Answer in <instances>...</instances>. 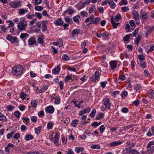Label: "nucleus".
<instances>
[{
    "label": "nucleus",
    "mask_w": 154,
    "mask_h": 154,
    "mask_svg": "<svg viewBox=\"0 0 154 154\" xmlns=\"http://www.w3.org/2000/svg\"><path fill=\"white\" fill-rule=\"evenodd\" d=\"M23 71V68L20 66H16L12 69L13 73L16 75H20L22 74Z\"/></svg>",
    "instance_id": "f257e3e1"
},
{
    "label": "nucleus",
    "mask_w": 154,
    "mask_h": 154,
    "mask_svg": "<svg viewBox=\"0 0 154 154\" xmlns=\"http://www.w3.org/2000/svg\"><path fill=\"white\" fill-rule=\"evenodd\" d=\"M27 26V23L26 21L24 20H22L18 23L17 27L21 31L24 30Z\"/></svg>",
    "instance_id": "f03ea898"
},
{
    "label": "nucleus",
    "mask_w": 154,
    "mask_h": 154,
    "mask_svg": "<svg viewBox=\"0 0 154 154\" xmlns=\"http://www.w3.org/2000/svg\"><path fill=\"white\" fill-rule=\"evenodd\" d=\"M102 101L105 107L107 109H110L111 106V103L110 102L109 99L105 97L103 98Z\"/></svg>",
    "instance_id": "7ed1b4c3"
},
{
    "label": "nucleus",
    "mask_w": 154,
    "mask_h": 154,
    "mask_svg": "<svg viewBox=\"0 0 154 154\" xmlns=\"http://www.w3.org/2000/svg\"><path fill=\"white\" fill-rule=\"evenodd\" d=\"M21 2L20 1H12L10 3L9 5L11 7L16 8L21 7Z\"/></svg>",
    "instance_id": "20e7f679"
},
{
    "label": "nucleus",
    "mask_w": 154,
    "mask_h": 154,
    "mask_svg": "<svg viewBox=\"0 0 154 154\" xmlns=\"http://www.w3.org/2000/svg\"><path fill=\"white\" fill-rule=\"evenodd\" d=\"M125 150L127 152H129L131 154H140V152L135 149H132L131 147L126 148Z\"/></svg>",
    "instance_id": "39448f33"
},
{
    "label": "nucleus",
    "mask_w": 154,
    "mask_h": 154,
    "mask_svg": "<svg viewBox=\"0 0 154 154\" xmlns=\"http://www.w3.org/2000/svg\"><path fill=\"white\" fill-rule=\"evenodd\" d=\"M100 78V73L98 71H96L94 75H93L91 78V80L95 81Z\"/></svg>",
    "instance_id": "423d86ee"
},
{
    "label": "nucleus",
    "mask_w": 154,
    "mask_h": 154,
    "mask_svg": "<svg viewBox=\"0 0 154 154\" xmlns=\"http://www.w3.org/2000/svg\"><path fill=\"white\" fill-rule=\"evenodd\" d=\"M91 111V109L89 107H87L79 112V115L80 116H82L85 113H89Z\"/></svg>",
    "instance_id": "0eeeda50"
},
{
    "label": "nucleus",
    "mask_w": 154,
    "mask_h": 154,
    "mask_svg": "<svg viewBox=\"0 0 154 154\" xmlns=\"http://www.w3.org/2000/svg\"><path fill=\"white\" fill-rule=\"evenodd\" d=\"M54 110V109L53 107L52 106H47L45 109V111L50 114H52L53 113Z\"/></svg>",
    "instance_id": "6e6552de"
},
{
    "label": "nucleus",
    "mask_w": 154,
    "mask_h": 154,
    "mask_svg": "<svg viewBox=\"0 0 154 154\" xmlns=\"http://www.w3.org/2000/svg\"><path fill=\"white\" fill-rule=\"evenodd\" d=\"M34 37L30 38L28 41L29 45L33 46L34 45H36V41Z\"/></svg>",
    "instance_id": "1a4fd4ad"
},
{
    "label": "nucleus",
    "mask_w": 154,
    "mask_h": 154,
    "mask_svg": "<svg viewBox=\"0 0 154 154\" xmlns=\"http://www.w3.org/2000/svg\"><path fill=\"white\" fill-rule=\"evenodd\" d=\"M41 21H38L36 22V24L34 26L35 27V32H40L41 30Z\"/></svg>",
    "instance_id": "9d476101"
},
{
    "label": "nucleus",
    "mask_w": 154,
    "mask_h": 154,
    "mask_svg": "<svg viewBox=\"0 0 154 154\" xmlns=\"http://www.w3.org/2000/svg\"><path fill=\"white\" fill-rule=\"evenodd\" d=\"M47 21L44 20L42 21V31L43 32L46 31L47 29Z\"/></svg>",
    "instance_id": "9b49d317"
},
{
    "label": "nucleus",
    "mask_w": 154,
    "mask_h": 154,
    "mask_svg": "<svg viewBox=\"0 0 154 154\" xmlns=\"http://www.w3.org/2000/svg\"><path fill=\"white\" fill-rule=\"evenodd\" d=\"M64 23V21L62 20L61 18H59L55 21L54 23L57 26H61Z\"/></svg>",
    "instance_id": "f8f14e48"
},
{
    "label": "nucleus",
    "mask_w": 154,
    "mask_h": 154,
    "mask_svg": "<svg viewBox=\"0 0 154 154\" xmlns=\"http://www.w3.org/2000/svg\"><path fill=\"white\" fill-rule=\"evenodd\" d=\"M132 14L134 19L136 21H137L139 19V15L138 13L136 11L134 10L132 11Z\"/></svg>",
    "instance_id": "ddd939ff"
},
{
    "label": "nucleus",
    "mask_w": 154,
    "mask_h": 154,
    "mask_svg": "<svg viewBox=\"0 0 154 154\" xmlns=\"http://www.w3.org/2000/svg\"><path fill=\"white\" fill-rule=\"evenodd\" d=\"M29 36V35L27 33H21L20 38L25 42V40Z\"/></svg>",
    "instance_id": "4468645a"
},
{
    "label": "nucleus",
    "mask_w": 154,
    "mask_h": 154,
    "mask_svg": "<svg viewBox=\"0 0 154 154\" xmlns=\"http://www.w3.org/2000/svg\"><path fill=\"white\" fill-rule=\"evenodd\" d=\"M74 12V11L69 9L65 10L62 14V15L65 16L67 14L71 15Z\"/></svg>",
    "instance_id": "2eb2a0df"
},
{
    "label": "nucleus",
    "mask_w": 154,
    "mask_h": 154,
    "mask_svg": "<svg viewBox=\"0 0 154 154\" xmlns=\"http://www.w3.org/2000/svg\"><path fill=\"white\" fill-rule=\"evenodd\" d=\"M122 143V142L121 141H115L110 143V145L111 146H114L120 145Z\"/></svg>",
    "instance_id": "dca6fc26"
},
{
    "label": "nucleus",
    "mask_w": 154,
    "mask_h": 154,
    "mask_svg": "<svg viewBox=\"0 0 154 154\" xmlns=\"http://www.w3.org/2000/svg\"><path fill=\"white\" fill-rule=\"evenodd\" d=\"M110 66L111 67V69H114L117 66V63L115 61H111L109 62Z\"/></svg>",
    "instance_id": "f3484780"
},
{
    "label": "nucleus",
    "mask_w": 154,
    "mask_h": 154,
    "mask_svg": "<svg viewBox=\"0 0 154 154\" xmlns=\"http://www.w3.org/2000/svg\"><path fill=\"white\" fill-rule=\"evenodd\" d=\"M111 22L114 28H117V26H118L120 24L119 23H116L115 22L113 16L111 18Z\"/></svg>",
    "instance_id": "a211bd4d"
},
{
    "label": "nucleus",
    "mask_w": 154,
    "mask_h": 154,
    "mask_svg": "<svg viewBox=\"0 0 154 154\" xmlns=\"http://www.w3.org/2000/svg\"><path fill=\"white\" fill-rule=\"evenodd\" d=\"M143 10H141L140 11L141 17L143 19L146 20L148 17V15L146 12H143Z\"/></svg>",
    "instance_id": "6ab92c4d"
},
{
    "label": "nucleus",
    "mask_w": 154,
    "mask_h": 154,
    "mask_svg": "<svg viewBox=\"0 0 154 154\" xmlns=\"http://www.w3.org/2000/svg\"><path fill=\"white\" fill-rule=\"evenodd\" d=\"M28 12V9L27 8H21L19 9L18 11V14L20 15L24 14L26 12Z\"/></svg>",
    "instance_id": "aec40b11"
},
{
    "label": "nucleus",
    "mask_w": 154,
    "mask_h": 154,
    "mask_svg": "<svg viewBox=\"0 0 154 154\" xmlns=\"http://www.w3.org/2000/svg\"><path fill=\"white\" fill-rule=\"evenodd\" d=\"M53 134V133L52 134ZM53 134L50 135L49 136V139L52 142H53L56 146L59 145V144L58 143V140H54V139L52 137Z\"/></svg>",
    "instance_id": "412c9836"
},
{
    "label": "nucleus",
    "mask_w": 154,
    "mask_h": 154,
    "mask_svg": "<svg viewBox=\"0 0 154 154\" xmlns=\"http://www.w3.org/2000/svg\"><path fill=\"white\" fill-rule=\"evenodd\" d=\"M60 65H58L57 68H55L54 69L52 70L53 73L54 74H58L60 70Z\"/></svg>",
    "instance_id": "4be33fe9"
},
{
    "label": "nucleus",
    "mask_w": 154,
    "mask_h": 154,
    "mask_svg": "<svg viewBox=\"0 0 154 154\" xmlns=\"http://www.w3.org/2000/svg\"><path fill=\"white\" fill-rule=\"evenodd\" d=\"M147 94L150 98H152L154 96V91L152 90H150Z\"/></svg>",
    "instance_id": "5701e85b"
},
{
    "label": "nucleus",
    "mask_w": 154,
    "mask_h": 154,
    "mask_svg": "<svg viewBox=\"0 0 154 154\" xmlns=\"http://www.w3.org/2000/svg\"><path fill=\"white\" fill-rule=\"evenodd\" d=\"M142 34H139L137 36V37L135 40L134 41L135 43L138 44L139 43L141 39L142 38Z\"/></svg>",
    "instance_id": "b1692460"
},
{
    "label": "nucleus",
    "mask_w": 154,
    "mask_h": 154,
    "mask_svg": "<svg viewBox=\"0 0 154 154\" xmlns=\"http://www.w3.org/2000/svg\"><path fill=\"white\" fill-rule=\"evenodd\" d=\"M38 102V101L37 100H32L31 102V106L34 108H35L37 105Z\"/></svg>",
    "instance_id": "393cba45"
},
{
    "label": "nucleus",
    "mask_w": 154,
    "mask_h": 154,
    "mask_svg": "<svg viewBox=\"0 0 154 154\" xmlns=\"http://www.w3.org/2000/svg\"><path fill=\"white\" fill-rule=\"evenodd\" d=\"M108 3L110 5V7L112 8H114L116 6V4L114 3L112 0H109Z\"/></svg>",
    "instance_id": "a878e982"
},
{
    "label": "nucleus",
    "mask_w": 154,
    "mask_h": 154,
    "mask_svg": "<svg viewBox=\"0 0 154 154\" xmlns=\"http://www.w3.org/2000/svg\"><path fill=\"white\" fill-rule=\"evenodd\" d=\"M48 86L46 85H44L42 88L39 90V92L40 93L45 92L48 89Z\"/></svg>",
    "instance_id": "bb28decb"
},
{
    "label": "nucleus",
    "mask_w": 154,
    "mask_h": 154,
    "mask_svg": "<svg viewBox=\"0 0 154 154\" xmlns=\"http://www.w3.org/2000/svg\"><path fill=\"white\" fill-rule=\"evenodd\" d=\"M146 27L148 28L147 32L149 33H151L154 30V26H151L149 25H147Z\"/></svg>",
    "instance_id": "cd10ccee"
},
{
    "label": "nucleus",
    "mask_w": 154,
    "mask_h": 154,
    "mask_svg": "<svg viewBox=\"0 0 154 154\" xmlns=\"http://www.w3.org/2000/svg\"><path fill=\"white\" fill-rule=\"evenodd\" d=\"M20 96L21 98L23 100L26 99L28 97L27 94L24 93L23 92L21 93Z\"/></svg>",
    "instance_id": "c85d7f7f"
},
{
    "label": "nucleus",
    "mask_w": 154,
    "mask_h": 154,
    "mask_svg": "<svg viewBox=\"0 0 154 154\" xmlns=\"http://www.w3.org/2000/svg\"><path fill=\"white\" fill-rule=\"evenodd\" d=\"M104 114L102 113H100L98 115H97L96 116V119L97 120H99L102 119L103 118Z\"/></svg>",
    "instance_id": "c756f323"
},
{
    "label": "nucleus",
    "mask_w": 154,
    "mask_h": 154,
    "mask_svg": "<svg viewBox=\"0 0 154 154\" xmlns=\"http://www.w3.org/2000/svg\"><path fill=\"white\" fill-rule=\"evenodd\" d=\"M25 139L26 140H29L33 138V136L30 134H26L25 136Z\"/></svg>",
    "instance_id": "7c9ffc66"
},
{
    "label": "nucleus",
    "mask_w": 154,
    "mask_h": 154,
    "mask_svg": "<svg viewBox=\"0 0 154 154\" xmlns=\"http://www.w3.org/2000/svg\"><path fill=\"white\" fill-rule=\"evenodd\" d=\"M100 21V19L99 17H97L95 19H94L93 18V20L92 21V23L94 24H97Z\"/></svg>",
    "instance_id": "2f4dec72"
},
{
    "label": "nucleus",
    "mask_w": 154,
    "mask_h": 154,
    "mask_svg": "<svg viewBox=\"0 0 154 154\" xmlns=\"http://www.w3.org/2000/svg\"><path fill=\"white\" fill-rule=\"evenodd\" d=\"M38 41L39 43L42 45L43 46L45 44L43 41L42 38L41 37H38Z\"/></svg>",
    "instance_id": "473e14b6"
},
{
    "label": "nucleus",
    "mask_w": 154,
    "mask_h": 154,
    "mask_svg": "<svg viewBox=\"0 0 154 154\" xmlns=\"http://www.w3.org/2000/svg\"><path fill=\"white\" fill-rule=\"evenodd\" d=\"M63 41L62 39L60 38H58L57 41V46H58L59 47H61L63 45Z\"/></svg>",
    "instance_id": "72a5a7b5"
},
{
    "label": "nucleus",
    "mask_w": 154,
    "mask_h": 154,
    "mask_svg": "<svg viewBox=\"0 0 154 154\" xmlns=\"http://www.w3.org/2000/svg\"><path fill=\"white\" fill-rule=\"evenodd\" d=\"M62 59L65 61H67L69 60V57L65 54H63L62 55Z\"/></svg>",
    "instance_id": "f704fd0d"
},
{
    "label": "nucleus",
    "mask_w": 154,
    "mask_h": 154,
    "mask_svg": "<svg viewBox=\"0 0 154 154\" xmlns=\"http://www.w3.org/2000/svg\"><path fill=\"white\" fill-rule=\"evenodd\" d=\"M128 4V2L126 0H122L119 3L120 6L123 5H126Z\"/></svg>",
    "instance_id": "c9c22d12"
},
{
    "label": "nucleus",
    "mask_w": 154,
    "mask_h": 154,
    "mask_svg": "<svg viewBox=\"0 0 154 154\" xmlns=\"http://www.w3.org/2000/svg\"><path fill=\"white\" fill-rule=\"evenodd\" d=\"M54 123L52 122H48L47 124V128L48 129H51L52 128L54 125Z\"/></svg>",
    "instance_id": "e433bc0d"
},
{
    "label": "nucleus",
    "mask_w": 154,
    "mask_h": 154,
    "mask_svg": "<svg viewBox=\"0 0 154 154\" xmlns=\"http://www.w3.org/2000/svg\"><path fill=\"white\" fill-rule=\"evenodd\" d=\"M121 18V16L120 14H117L116 15L114 18V20L118 22L119 21V20Z\"/></svg>",
    "instance_id": "4c0bfd02"
},
{
    "label": "nucleus",
    "mask_w": 154,
    "mask_h": 154,
    "mask_svg": "<svg viewBox=\"0 0 154 154\" xmlns=\"http://www.w3.org/2000/svg\"><path fill=\"white\" fill-rule=\"evenodd\" d=\"M91 148L92 149H99L100 148V147L99 145H93L91 146Z\"/></svg>",
    "instance_id": "58836bf2"
},
{
    "label": "nucleus",
    "mask_w": 154,
    "mask_h": 154,
    "mask_svg": "<svg viewBox=\"0 0 154 154\" xmlns=\"http://www.w3.org/2000/svg\"><path fill=\"white\" fill-rule=\"evenodd\" d=\"M93 16H91L90 17L87 18L85 20V22L86 23L88 22H92L93 20V18H94Z\"/></svg>",
    "instance_id": "ea45409f"
},
{
    "label": "nucleus",
    "mask_w": 154,
    "mask_h": 154,
    "mask_svg": "<svg viewBox=\"0 0 154 154\" xmlns=\"http://www.w3.org/2000/svg\"><path fill=\"white\" fill-rule=\"evenodd\" d=\"M96 112V110L95 109H93L91 111V112L90 114V116L91 118H93L94 117Z\"/></svg>",
    "instance_id": "a19ab883"
},
{
    "label": "nucleus",
    "mask_w": 154,
    "mask_h": 154,
    "mask_svg": "<svg viewBox=\"0 0 154 154\" xmlns=\"http://www.w3.org/2000/svg\"><path fill=\"white\" fill-rule=\"evenodd\" d=\"M15 132V131H13L11 133L8 134H7V137L8 139H10L12 136Z\"/></svg>",
    "instance_id": "79ce46f5"
},
{
    "label": "nucleus",
    "mask_w": 154,
    "mask_h": 154,
    "mask_svg": "<svg viewBox=\"0 0 154 154\" xmlns=\"http://www.w3.org/2000/svg\"><path fill=\"white\" fill-rule=\"evenodd\" d=\"M43 7L41 6H36L35 7V10L38 11H42L43 10Z\"/></svg>",
    "instance_id": "37998d69"
},
{
    "label": "nucleus",
    "mask_w": 154,
    "mask_h": 154,
    "mask_svg": "<svg viewBox=\"0 0 154 154\" xmlns=\"http://www.w3.org/2000/svg\"><path fill=\"white\" fill-rule=\"evenodd\" d=\"M132 34H129L126 35L124 37V41H127L128 39H129L130 38V36H131Z\"/></svg>",
    "instance_id": "c03bdc74"
},
{
    "label": "nucleus",
    "mask_w": 154,
    "mask_h": 154,
    "mask_svg": "<svg viewBox=\"0 0 154 154\" xmlns=\"http://www.w3.org/2000/svg\"><path fill=\"white\" fill-rule=\"evenodd\" d=\"M121 10L122 12H125L128 11L129 10V9L128 7L125 6L122 7L121 8Z\"/></svg>",
    "instance_id": "a18cd8bd"
},
{
    "label": "nucleus",
    "mask_w": 154,
    "mask_h": 154,
    "mask_svg": "<svg viewBox=\"0 0 154 154\" xmlns=\"http://www.w3.org/2000/svg\"><path fill=\"white\" fill-rule=\"evenodd\" d=\"M41 127L39 126L38 128H37L35 129V132L37 134H39L40 132V131L41 129Z\"/></svg>",
    "instance_id": "49530a36"
},
{
    "label": "nucleus",
    "mask_w": 154,
    "mask_h": 154,
    "mask_svg": "<svg viewBox=\"0 0 154 154\" xmlns=\"http://www.w3.org/2000/svg\"><path fill=\"white\" fill-rule=\"evenodd\" d=\"M11 43H14L15 42H18L17 40V38L16 37H14L10 41Z\"/></svg>",
    "instance_id": "de8ad7c7"
},
{
    "label": "nucleus",
    "mask_w": 154,
    "mask_h": 154,
    "mask_svg": "<svg viewBox=\"0 0 154 154\" xmlns=\"http://www.w3.org/2000/svg\"><path fill=\"white\" fill-rule=\"evenodd\" d=\"M154 50V44L150 45L149 49L148 50V52H152Z\"/></svg>",
    "instance_id": "09e8293b"
},
{
    "label": "nucleus",
    "mask_w": 154,
    "mask_h": 154,
    "mask_svg": "<svg viewBox=\"0 0 154 154\" xmlns=\"http://www.w3.org/2000/svg\"><path fill=\"white\" fill-rule=\"evenodd\" d=\"M88 76L86 75H84L80 79L82 82H84L88 79Z\"/></svg>",
    "instance_id": "8fccbe9b"
},
{
    "label": "nucleus",
    "mask_w": 154,
    "mask_h": 154,
    "mask_svg": "<svg viewBox=\"0 0 154 154\" xmlns=\"http://www.w3.org/2000/svg\"><path fill=\"white\" fill-rule=\"evenodd\" d=\"M141 88V86L140 84H137L135 85L134 89L136 91H137L140 89Z\"/></svg>",
    "instance_id": "3c124183"
},
{
    "label": "nucleus",
    "mask_w": 154,
    "mask_h": 154,
    "mask_svg": "<svg viewBox=\"0 0 154 154\" xmlns=\"http://www.w3.org/2000/svg\"><path fill=\"white\" fill-rule=\"evenodd\" d=\"M8 22H9V23L8 24V28L10 27H12L14 26V24L12 21H7L6 22L8 23Z\"/></svg>",
    "instance_id": "603ef678"
},
{
    "label": "nucleus",
    "mask_w": 154,
    "mask_h": 154,
    "mask_svg": "<svg viewBox=\"0 0 154 154\" xmlns=\"http://www.w3.org/2000/svg\"><path fill=\"white\" fill-rule=\"evenodd\" d=\"M64 20L65 22L68 23L69 24H71L72 22V19L68 17H65Z\"/></svg>",
    "instance_id": "864d4df0"
},
{
    "label": "nucleus",
    "mask_w": 154,
    "mask_h": 154,
    "mask_svg": "<svg viewBox=\"0 0 154 154\" xmlns=\"http://www.w3.org/2000/svg\"><path fill=\"white\" fill-rule=\"evenodd\" d=\"M108 33L106 32H105L101 34V37H104L105 36L106 38H105V39H106V38H107L108 37Z\"/></svg>",
    "instance_id": "5fc2aeb1"
},
{
    "label": "nucleus",
    "mask_w": 154,
    "mask_h": 154,
    "mask_svg": "<svg viewBox=\"0 0 154 154\" xmlns=\"http://www.w3.org/2000/svg\"><path fill=\"white\" fill-rule=\"evenodd\" d=\"M80 14L83 17H87L88 16V14L86 11H83L81 12Z\"/></svg>",
    "instance_id": "6e6d98bb"
},
{
    "label": "nucleus",
    "mask_w": 154,
    "mask_h": 154,
    "mask_svg": "<svg viewBox=\"0 0 154 154\" xmlns=\"http://www.w3.org/2000/svg\"><path fill=\"white\" fill-rule=\"evenodd\" d=\"M101 124V123L97 122H94L92 124V126L93 127H97Z\"/></svg>",
    "instance_id": "4d7b16f0"
},
{
    "label": "nucleus",
    "mask_w": 154,
    "mask_h": 154,
    "mask_svg": "<svg viewBox=\"0 0 154 154\" xmlns=\"http://www.w3.org/2000/svg\"><path fill=\"white\" fill-rule=\"evenodd\" d=\"M138 57L140 62L143 61L145 60L144 56L142 55H140L138 56Z\"/></svg>",
    "instance_id": "13d9d810"
},
{
    "label": "nucleus",
    "mask_w": 154,
    "mask_h": 154,
    "mask_svg": "<svg viewBox=\"0 0 154 154\" xmlns=\"http://www.w3.org/2000/svg\"><path fill=\"white\" fill-rule=\"evenodd\" d=\"M140 67H142L143 69H144L146 67V64L145 62H140Z\"/></svg>",
    "instance_id": "bf43d9fd"
},
{
    "label": "nucleus",
    "mask_w": 154,
    "mask_h": 154,
    "mask_svg": "<svg viewBox=\"0 0 154 154\" xmlns=\"http://www.w3.org/2000/svg\"><path fill=\"white\" fill-rule=\"evenodd\" d=\"M105 127L103 125H101L99 128V130L101 133H103L104 131Z\"/></svg>",
    "instance_id": "052dcab7"
},
{
    "label": "nucleus",
    "mask_w": 154,
    "mask_h": 154,
    "mask_svg": "<svg viewBox=\"0 0 154 154\" xmlns=\"http://www.w3.org/2000/svg\"><path fill=\"white\" fill-rule=\"evenodd\" d=\"M72 77L71 76L68 75L66 76L65 78V82L66 83L69 80L71 79Z\"/></svg>",
    "instance_id": "680f3d73"
},
{
    "label": "nucleus",
    "mask_w": 154,
    "mask_h": 154,
    "mask_svg": "<svg viewBox=\"0 0 154 154\" xmlns=\"http://www.w3.org/2000/svg\"><path fill=\"white\" fill-rule=\"evenodd\" d=\"M154 145V141H151L149 142L147 146V148H151V146L152 145Z\"/></svg>",
    "instance_id": "e2e57ef3"
},
{
    "label": "nucleus",
    "mask_w": 154,
    "mask_h": 154,
    "mask_svg": "<svg viewBox=\"0 0 154 154\" xmlns=\"http://www.w3.org/2000/svg\"><path fill=\"white\" fill-rule=\"evenodd\" d=\"M83 101H81L78 104V108H82L83 106Z\"/></svg>",
    "instance_id": "0e129e2a"
},
{
    "label": "nucleus",
    "mask_w": 154,
    "mask_h": 154,
    "mask_svg": "<svg viewBox=\"0 0 154 154\" xmlns=\"http://www.w3.org/2000/svg\"><path fill=\"white\" fill-rule=\"evenodd\" d=\"M20 137V134L19 133H16L14 136L13 139H18Z\"/></svg>",
    "instance_id": "69168bd1"
},
{
    "label": "nucleus",
    "mask_w": 154,
    "mask_h": 154,
    "mask_svg": "<svg viewBox=\"0 0 154 154\" xmlns=\"http://www.w3.org/2000/svg\"><path fill=\"white\" fill-rule=\"evenodd\" d=\"M77 100L75 98H74L71 101V103L72 104H73L75 106V107H77Z\"/></svg>",
    "instance_id": "338daca9"
},
{
    "label": "nucleus",
    "mask_w": 154,
    "mask_h": 154,
    "mask_svg": "<svg viewBox=\"0 0 154 154\" xmlns=\"http://www.w3.org/2000/svg\"><path fill=\"white\" fill-rule=\"evenodd\" d=\"M14 115L17 118H19L20 115V113L18 111H16L14 113Z\"/></svg>",
    "instance_id": "774afa93"
}]
</instances>
